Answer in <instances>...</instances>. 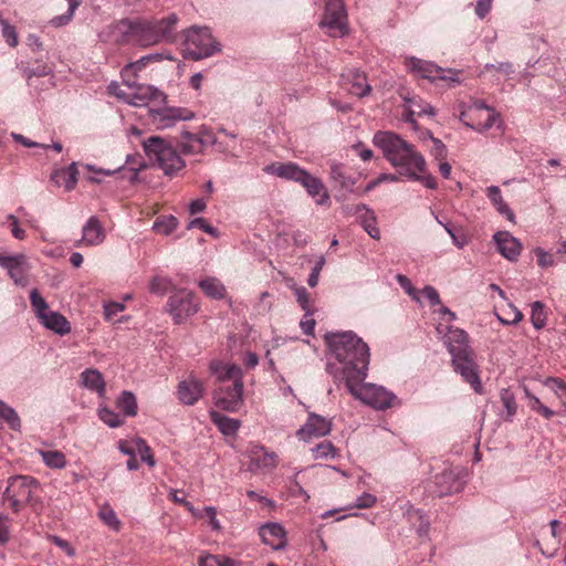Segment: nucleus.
<instances>
[{
  "label": "nucleus",
  "instance_id": "obj_23",
  "mask_svg": "<svg viewBox=\"0 0 566 566\" xmlns=\"http://www.w3.org/2000/svg\"><path fill=\"white\" fill-rule=\"evenodd\" d=\"M259 534L263 544L272 547L274 551L286 547V532L284 527L276 522H269L260 526Z\"/></svg>",
  "mask_w": 566,
  "mask_h": 566
},
{
  "label": "nucleus",
  "instance_id": "obj_10",
  "mask_svg": "<svg viewBox=\"0 0 566 566\" xmlns=\"http://www.w3.org/2000/svg\"><path fill=\"white\" fill-rule=\"evenodd\" d=\"M198 311L199 304L195 301L193 293L186 289L174 291L167 301V312L176 324H181Z\"/></svg>",
  "mask_w": 566,
  "mask_h": 566
},
{
  "label": "nucleus",
  "instance_id": "obj_38",
  "mask_svg": "<svg viewBox=\"0 0 566 566\" xmlns=\"http://www.w3.org/2000/svg\"><path fill=\"white\" fill-rule=\"evenodd\" d=\"M151 28L153 27L150 24L149 19L138 18V29L136 38L137 46L148 48L157 44L154 35V30Z\"/></svg>",
  "mask_w": 566,
  "mask_h": 566
},
{
  "label": "nucleus",
  "instance_id": "obj_55",
  "mask_svg": "<svg viewBox=\"0 0 566 566\" xmlns=\"http://www.w3.org/2000/svg\"><path fill=\"white\" fill-rule=\"evenodd\" d=\"M533 252L536 256L537 265L541 269L552 268L556 264L554 255L552 253L547 252L546 250H544L543 248L537 247L533 250Z\"/></svg>",
  "mask_w": 566,
  "mask_h": 566
},
{
  "label": "nucleus",
  "instance_id": "obj_52",
  "mask_svg": "<svg viewBox=\"0 0 566 566\" xmlns=\"http://www.w3.org/2000/svg\"><path fill=\"white\" fill-rule=\"evenodd\" d=\"M69 9L65 13L56 15L50 20V24L54 28H61L71 22L73 19L74 12L78 7L77 0H67Z\"/></svg>",
  "mask_w": 566,
  "mask_h": 566
},
{
  "label": "nucleus",
  "instance_id": "obj_64",
  "mask_svg": "<svg viewBox=\"0 0 566 566\" xmlns=\"http://www.w3.org/2000/svg\"><path fill=\"white\" fill-rule=\"evenodd\" d=\"M50 72L51 70L45 64H39L36 67L22 69V74L27 80H31L34 76H46Z\"/></svg>",
  "mask_w": 566,
  "mask_h": 566
},
{
  "label": "nucleus",
  "instance_id": "obj_28",
  "mask_svg": "<svg viewBox=\"0 0 566 566\" xmlns=\"http://www.w3.org/2000/svg\"><path fill=\"white\" fill-rule=\"evenodd\" d=\"M332 430V421L311 412L305 424L298 430L297 434H307L308 437H324Z\"/></svg>",
  "mask_w": 566,
  "mask_h": 566
},
{
  "label": "nucleus",
  "instance_id": "obj_56",
  "mask_svg": "<svg viewBox=\"0 0 566 566\" xmlns=\"http://www.w3.org/2000/svg\"><path fill=\"white\" fill-rule=\"evenodd\" d=\"M496 71L501 74H503L506 78H510L511 75L514 73L513 64L510 62H499L497 64L486 63L483 66L482 74H485L488 72Z\"/></svg>",
  "mask_w": 566,
  "mask_h": 566
},
{
  "label": "nucleus",
  "instance_id": "obj_54",
  "mask_svg": "<svg viewBox=\"0 0 566 566\" xmlns=\"http://www.w3.org/2000/svg\"><path fill=\"white\" fill-rule=\"evenodd\" d=\"M199 566H235V563L224 556L206 555L199 558Z\"/></svg>",
  "mask_w": 566,
  "mask_h": 566
},
{
  "label": "nucleus",
  "instance_id": "obj_36",
  "mask_svg": "<svg viewBox=\"0 0 566 566\" xmlns=\"http://www.w3.org/2000/svg\"><path fill=\"white\" fill-rule=\"evenodd\" d=\"M402 101L403 107L411 108L412 111L417 112L418 116L433 117L437 114L434 107L419 96H410L407 94L402 96Z\"/></svg>",
  "mask_w": 566,
  "mask_h": 566
},
{
  "label": "nucleus",
  "instance_id": "obj_9",
  "mask_svg": "<svg viewBox=\"0 0 566 566\" xmlns=\"http://www.w3.org/2000/svg\"><path fill=\"white\" fill-rule=\"evenodd\" d=\"M460 120L467 127L479 133L490 129L496 122L501 124L499 113L483 102H474L470 105L461 113Z\"/></svg>",
  "mask_w": 566,
  "mask_h": 566
},
{
  "label": "nucleus",
  "instance_id": "obj_8",
  "mask_svg": "<svg viewBox=\"0 0 566 566\" xmlns=\"http://www.w3.org/2000/svg\"><path fill=\"white\" fill-rule=\"evenodd\" d=\"M405 65L408 72L429 80L430 82L444 81L450 86H454L461 83L460 75L462 71L453 69H442L433 62L421 60L416 56H408L405 60Z\"/></svg>",
  "mask_w": 566,
  "mask_h": 566
},
{
  "label": "nucleus",
  "instance_id": "obj_34",
  "mask_svg": "<svg viewBox=\"0 0 566 566\" xmlns=\"http://www.w3.org/2000/svg\"><path fill=\"white\" fill-rule=\"evenodd\" d=\"M486 196L495 210L509 221L515 222V214L509 205L504 201L500 187L490 186L486 188Z\"/></svg>",
  "mask_w": 566,
  "mask_h": 566
},
{
  "label": "nucleus",
  "instance_id": "obj_25",
  "mask_svg": "<svg viewBox=\"0 0 566 566\" xmlns=\"http://www.w3.org/2000/svg\"><path fill=\"white\" fill-rule=\"evenodd\" d=\"M444 344L451 357L469 354L473 352L469 344V335L464 329L449 327L444 336Z\"/></svg>",
  "mask_w": 566,
  "mask_h": 566
},
{
  "label": "nucleus",
  "instance_id": "obj_49",
  "mask_svg": "<svg viewBox=\"0 0 566 566\" xmlns=\"http://www.w3.org/2000/svg\"><path fill=\"white\" fill-rule=\"evenodd\" d=\"M524 391L525 396L528 399V406L533 411L542 415L547 420L552 419L555 416V411L548 408L547 406L543 405L539 398L531 394V391L527 388H525Z\"/></svg>",
  "mask_w": 566,
  "mask_h": 566
},
{
  "label": "nucleus",
  "instance_id": "obj_29",
  "mask_svg": "<svg viewBox=\"0 0 566 566\" xmlns=\"http://www.w3.org/2000/svg\"><path fill=\"white\" fill-rule=\"evenodd\" d=\"M77 163L73 161L65 168H54L50 179L55 186L64 185L65 190L71 191L77 184Z\"/></svg>",
  "mask_w": 566,
  "mask_h": 566
},
{
  "label": "nucleus",
  "instance_id": "obj_16",
  "mask_svg": "<svg viewBox=\"0 0 566 566\" xmlns=\"http://www.w3.org/2000/svg\"><path fill=\"white\" fill-rule=\"evenodd\" d=\"M144 167L145 164L133 155H127L125 164L115 169L97 168L92 164L84 165L85 169L103 176H113L119 174L122 179H126L132 184L137 181L139 172Z\"/></svg>",
  "mask_w": 566,
  "mask_h": 566
},
{
  "label": "nucleus",
  "instance_id": "obj_14",
  "mask_svg": "<svg viewBox=\"0 0 566 566\" xmlns=\"http://www.w3.org/2000/svg\"><path fill=\"white\" fill-rule=\"evenodd\" d=\"M465 476L464 469H447L434 476L436 490L433 492L440 497L459 493L464 489L467 483Z\"/></svg>",
  "mask_w": 566,
  "mask_h": 566
},
{
  "label": "nucleus",
  "instance_id": "obj_31",
  "mask_svg": "<svg viewBox=\"0 0 566 566\" xmlns=\"http://www.w3.org/2000/svg\"><path fill=\"white\" fill-rule=\"evenodd\" d=\"M39 322L49 331L64 336L71 332V324L67 318L56 311H49Z\"/></svg>",
  "mask_w": 566,
  "mask_h": 566
},
{
  "label": "nucleus",
  "instance_id": "obj_40",
  "mask_svg": "<svg viewBox=\"0 0 566 566\" xmlns=\"http://www.w3.org/2000/svg\"><path fill=\"white\" fill-rule=\"evenodd\" d=\"M198 285L208 297L221 300L226 295L224 285L216 277L203 279Z\"/></svg>",
  "mask_w": 566,
  "mask_h": 566
},
{
  "label": "nucleus",
  "instance_id": "obj_17",
  "mask_svg": "<svg viewBox=\"0 0 566 566\" xmlns=\"http://www.w3.org/2000/svg\"><path fill=\"white\" fill-rule=\"evenodd\" d=\"M0 266L7 270L8 275L15 285L25 287L29 283V264L23 254L3 255L0 254Z\"/></svg>",
  "mask_w": 566,
  "mask_h": 566
},
{
  "label": "nucleus",
  "instance_id": "obj_44",
  "mask_svg": "<svg viewBox=\"0 0 566 566\" xmlns=\"http://www.w3.org/2000/svg\"><path fill=\"white\" fill-rule=\"evenodd\" d=\"M531 322L535 329L539 331L546 326L547 312L545 304L541 301H535L531 305Z\"/></svg>",
  "mask_w": 566,
  "mask_h": 566
},
{
  "label": "nucleus",
  "instance_id": "obj_3",
  "mask_svg": "<svg viewBox=\"0 0 566 566\" xmlns=\"http://www.w3.org/2000/svg\"><path fill=\"white\" fill-rule=\"evenodd\" d=\"M263 171L277 178L300 184L318 206H329V193L321 178L312 175L293 161H274L263 167Z\"/></svg>",
  "mask_w": 566,
  "mask_h": 566
},
{
  "label": "nucleus",
  "instance_id": "obj_57",
  "mask_svg": "<svg viewBox=\"0 0 566 566\" xmlns=\"http://www.w3.org/2000/svg\"><path fill=\"white\" fill-rule=\"evenodd\" d=\"M545 386L551 388L556 396L560 399L563 405L566 407V382L558 378H547L545 380Z\"/></svg>",
  "mask_w": 566,
  "mask_h": 566
},
{
  "label": "nucleus",
  "instance_id": "obj_63",
  "mask_svg": "<svg viewBox=\"0 0 566 566\" xmlns=\"http://www.w3.org/2000/svg\"><path fill=\"white\" fill-rule=\"evenodd\" d=\"M117 447L123 454L129 457H135V454L139 450V444H137V438L133 440H119Z\"/></svg>",
  "mask_w": 566,
  "mask_h": 566
},
{
  "label": "nucleus",
  "instance_id": "obj_35",
  "mask_svg": "<svg viewBox=\"0 0 566 566\" xmlns=\"http://www.w3.org/2000/svg\"><path fill=\"white\" fill-rule=\"evenodd\" d=\"M211 421L224 436H233L240 428L241 422L218 411H210Z\"/></svg>",
  "mask_w": 566,
  "mask_h": 566
},
{
  "label": "nucleus",
  "instance_id": "obj_7",
  "mask_svg": "<svg viewBox=\"0 0 566 566\" xmlns=\"http://www.w3.org/2000/svg\"><path fill=\"white\" fill-rule=\"evenodd\" d=\"M39 481L30 475H13L8 479L3 499L11 510L19 513L27 504L33 503V494L39 489Z\"/></svg>",
  "mask_w": 566,
  "mask_h": 566
},
{
  "label": "nucleus",
  "instance_id": "obj_21",
  "mask_svg": "<svg viewBox=\"0 0 566 566\" xmlns=\"http://www.w3.org/2000/svg\"><path fill=\"white\" fill-rule=\"evenodd\" d=\"M214 143L216 138L208 129H202L199 134L184 132L180 147L184 154L193 155L202 153L207 146L213 145Z\"/></svg>",
  "mask_w": 566,
  "mask_h": 566
},
{
  "label": "nucleus",
  "instance_id": "obj_1",
  "mask_svg": "<svg viewBox=\"0 0 566 566\" xmlns=\"http://www.w3.org/2000/svg\"><path fill=\"white\" fill-rule=\"evenodd\" d=\"M328 347L326 371L335 382L352 384L367 378L369 346L354 332H331L324 336Z\"/></svg>",
  "mask_w": 566,
  "mask_h": 566
},
{
  "label": "nucleus",
  "instance_id": "obj_24",
  "mask_svg": "<svg viewBox=\"0 0 566 566\" xmlns=\"http://www.w3.org/2000/svg\"><path fill=\"white\" fill-rule=\"evenodd\" d=\"M156 43H172L175 41V29L179 21L176 13H170L161 19H149Z\"/></svg>",
  "mask_w": 566,
  "mask_h": 566
},
{
  "label": "nucleus",
  "instance_id": "obj_22",
  "mask_svg": "<svg viewBox=\"0 0 566 566\" xmlns=\"http://www.w3.org/2000/svg\"><path fill=\"white\" fill-rule=\"evenodd\" d=\"M493 242L499 253L511 262L518 260L523 250L522 242L509 231H497L493 234Z\"/></svg>",
  "mask_w": 566,
  "mask_h": 566
},
{
  "label": "nucleus",
  "instance_id": "obj_41",
  "mask_svg": "<svg viewBox=\"0 0 566 566\" xmlns=\"http://www.w3.org/2000/svg\"><path fill=\"white\" fill-rule=\"evenodd\" d=\"M116 407L125 417H134L137 413L136 397L130 391H123L116 400Z\"/></svg>",
  "mask_w": 566,
  "mask_h": 566
},
{
  "label": "nucleus",
  "instance_id": "obj_51",
  "mask_svg": "<svg viewBox=\"0 0 566 566\" xmlns=\"http://www.w3.org/2000/svg\"><path fill=\"white\" fill-rule=\"evenodd\" d=\"M172 281L169 277L156 275L149 283V291L156 295H165L172 289Z\"/></svg>",
  "mask_w": 566,
  "mask_h": 566
},
{
  "label": "nucleus",
  "instance_id": "obj_48",
  "mask_svg": "<svg viewBox=\"0 0 566 566\" xmlns=\"http://www.w3.org/2000/svg\"><path fill=\"white\" fill-rule=\"evenodd\" d=\"M312 454L315 460L335 459L338 457V450L331 441H323L312 448Z\"/></svg>",
  "mask_w": 566,
  "mask_h": 566
},
{
  "label": "nucleus",
  "instance_id": "obj_42",
  "mask_svg": "<svg viewBox=\"0 0 566 566\" xmlns=\"http://www.w3.org/2000/svg\"><path fill=\"white\" fill-rule=\"evenodd\" d=\"M500 399L504 407V413H502V418L505 421H512L517 410L514 394L509 388H503L500 392Z\"/></svg>",
  "mask_w": 566,
  "mask_h": 566
},
{
  "label": "nucleus",
  "instance_id": "obj_12",
  "mask_svg": "<svg viewBox=\"0 0 566 566\" xmlns=\"http://www.w3.org/2000/svg\"><path fill=\"white\" fill-rule=\"evenodd\" d=\"M451 363L454 371L471 386L474 392H483V385L480 377V367L474 359V352L451 357Z\"/></svg>",
  "mask_w": 566,
  "mask_h": 566
},
{
  "label": "nucleus",
  "instance_id": "obj_50",
  "mask_svg": "<svg viewBox=\"0 0 566 566\" xmlns=\"http://www.w3.org/2000/svg\"><path fill=\"white\" fill-rule=\"evenodd\" d=\"M30 303L38 321L50 311L48 302L41 296L38 289L30 291Z\"/></svg>",
  "mask_w": 566,
  "mask_h": 566
},
{
  "label": "nucleus",
  "instance_id": "obj_32",
  "mask_svg": "<svg viewBox=\"0 0 566 566\" xmlns=\"http://www.w3.org/2000/svg\"><path fill=\"white\" fill-rule=\"evenodd\" d=\"M211 373L219 381L233 380V384L243 382L242 370L235 364H223L221 361H212L210 364Z\"/></svg>",
  "mask_w": 566,
  "mask_h": 566
},
{
  "label": "nucleus",
  "instance_id": "obj_4",
  "mask_svg": "<svg viewBox=\"0 0 566 566\" xmlns=\"http://www.w3.org/2000/svg\"><path fill=\"white\" fill-rule=\"evenodd\" d=\"M143 149L149 161L168 177H175L186 167L185 160L171 143L160 136L143 140Z\"/></svg>",
  "mask_w": 566,
  "mask_h": 566
},
{
  "label": "nucleus",
  "instance_id": "obj_11",
  "mask_svg": "<svg viewBox=\"0 0 566 566\" xmlns=\"http://www.w3.org/2000/svg\"><path fill=\"white\" fill-rule=\"evenodd\" d=\"M319 25L332 36H344L347 33V12L343 0H325V12Z\"/></svg>",
  "mask_w": 566,
  "mask_h": 566
},
{
  "label": "nucleus",
  "instance_id": "obj_45",
  "mask_svg": "<svg viewBox=\"0 0 566 566\" xmlns=\"http://www.w3.org/2000/svg\"><path fill=\"white\" fill-rule=\"evenodd\" d=\"M40 455L44 464L51 469H63L66 467V458L57 450H41Z\"/></svg>",
  "mask_w": 566,
  "mask_h": 566
},
{
  "label": "nucleus",
  "instance_id": "obj_33",
  "mask_svg": "<svg viewBox=\"0 0 566 566\" xmlns=\"http://www.w3.org/2000/svg\"><path fill=\"white\" fill-rule=\"evenodd\" d=\"M104 240L101 222L96 217H91L82 229L81 242L86 245H97Z\"/></svg>",
  "mask_w": 566,
  "mask_h": 566
},
{
  "label": "nucleus",
  "instance_id": "obj_26",
  "mask_svg": "<svg viewBox=\"0 0 566 566\" xmlns=\"http://www.w3.org/2000/svg\"><path fill=\"white\" fill-rule=\"evenodd\" d=\"M342 81L348 93L357 97L367 96L371 91L366 75L357 69H350L343 73Z\"/></svg>",
  "mask_w": 566,
  "mask_h": 566
},
{
  "label": "nucleus",
  "instance_id": "obj_15",
  "mask_svg": "<svg viewBox=\"0 0 566 566\" xmlns=\"http://www.w3.org/2000/svg\"><path fill=\"white\" fill-rule=\"evenodd\" d=\"M125 85L132 91L129 105L140 107L148 104V102H165L167 96L157 87L148 84H139L135 81L124 78Z\"/></svg>",
  "mask_w": 566,
  "mask_h": 566
},
{
  "label": "nucleus",
  "instance_id": "obj_62",
  "mask_svg": "<svg viewBox=\"0 0 566 566\" xmlns=\"http://www.w3.org/2000/svg\"><path fill=\"white\" fill-rule=\"evenodd\" d=\"M2 36L6 42L11 46L15 48L18 45V33L13 25L9 24V22H2Z\"/></svg>",
  "mask_w": 566,
  "mask_h": 566
},
{
  "label": "nucleus",
  "instance_id": "obj_53",
  "mask_svg": "<svg viewBox=\"0 0 566 566\" xmlns=\"http://www.w3.org/2000/svg\"><path fill=\"white\" fill-rule=\"evenodd\" d=\"M178 220L174 216L159 218L155 221L153 229L160 234L168 235L176 230Z\"/></svg>",
  "mask_w": 566,
  "mask_h": 566
},
{
  "label": "nucleus",
  "instance_id": "obj_46",
  "mask_svg": "<svg viewBox=\"0 0 566 566\" xmlns=\"http://www.w3.org/2000/svg\"><path fill=\"white\" fill-rule=\"evenodd\" d=\"M406 517L408 522L416 527V531L420 536L428 534L430 523L423 511L419 509L410 511V515Z\"/></svg>",
  "mask_w": 566,
  "mask_h": 566
},
{
  "label": "nucleus",
  "instance_id": "obj_37",
  "mask_svg": "<svg viewBox=\"0 0 566 566\" xmlns=\"http://www.w3.org/2000/svg\"><path fill=\"white\" fill-rule=\"evenodd\" d=\"M164 60H172V56L168 53H150L142 56L137 61L128 64L122 72L123 77L127 76L129 72L142 71L147 64L161 62Z\"/></svg>",
  "mask_w": 566,
  "mask_h": 566
},
{
  "label": "nucleus",
  "instance_id": "obj_30",
  "mask_svg": "<svg viewBox=\"0 0 566 566\" xmlns=\"http://www.w3.org/2000/svg\"><path fill=\"white\" fill-rule=\"evenodd\" d=\"M80 384L90 391L104 398L106 394V382L102 373L95 368H87L80 375Z\"/></svg>",
  "mask_w": 566,
  "mask_h": 566
},
{
  "label": "nucleus",
  "instance_id": "obj_2",
  "mask_svg": "<svg viewBox=\"0 0 566 566\" xmlns=\"http://www.w3.org/2000/svg\"><path fill=\"white\" fill-rule=\"evenodd\" d=\"M373 143L400 176L420 181L428 189H437L436 178L427 171L426 158L412 144L396 133L381 130L374 135Z\"/></svg>",
  "mask_w": 566,
  "mask_h": 566
},
{
  "label": "nucleus",
  "instance_id": "obj_60",
  "mask_svg": "<svg viewBox=\"0 0 566 566\" xmlns=\"http://www.w3.org/2000/svg\"><path fill=\"white\" fill-rule=\"evenodd\" d=\"M137 444H139L137 453L140 455V460L149 467H155L156 462L147 442L142 438H137Z\"/></svg>",
  "mask_w": 566,
  "mask_h": 566
},
{
  "label": "nucleus",
  "instance_id": "obj_27",
  "mask_svg": "<svg viewBox=\"0 0 566 566\" xmlns=\"http://www.w3.org/2000/svg\"><path fill=\"white\" fill-rule=\"evenodd\" d=\"M203 395V385L200 380L189 377L177 386V398L186 406L195 405Z\"/></svg>",
  "mask_w": 566,
  "mask_h": 566
},
{
  "label": "nucleus",
  "instance_id": "obj_13",
  "mask_svg": "<svg viewBox=\"0 0 566 566\" xmlns=\"http://www.w3.org/2000/svg\"><path fill=\"white\" fill-rule=\"evenodd\" d=\"M149 118L157 129L174 127L178 122L191 120L195 113L186 107H158L149 109Z\"/></svg>",
  "mask_w": 566,
  "mask_h": 566
},
{
  "label": "nucleus",
  "instance_id": "obj_39",
  "mask_svg": "<svg viewBox=\"0 0 566 566\" xmlns=\"http://www.w3.org/2000/svg\"><path fill=\"white\" fill-rule=\"evenodd\" d=\"M329 178L344 189L352 190L353 186L356 184L355 179L346 176L344 166L335 160L329 161Z\"/></svg>",
  "mask_w": 566,
  "mask_h": 566
},
{
  "label": "nucleus",
  "instance_id": "obj_61",
  "mask_svg": "<svg viewBox=\"0 0 566 566\" xmlns=\"http://www.w3.org/2000/svg\"><path fill=\"white\" fill-rule=\"evenodd\" d=\"M377 502V497L370 493H363L359 495L353 505H349L348 509H370Z\"/></svg>",
  "mask_w": 566,
  "mask_h": 566
},
{
  "label": "nucleus",
  "instance_id": "obj_20",
  "mask_svg": "<svg viewBox=\"0 0 566 566\" xmlns=\"http://www.w3.org/2000/svg\"><path fill=\"white\" fill-rule=\"evenodd\" d=\"M113 42L118 45H136L138 18H124L111 25Z\"/></svg>",
  "mask_w": 566,
  "mask_h": 566
},
{
  "label": "nucleus",
  "instance_id": "obj_43",
  "mask_svg": "<svg viewBox=\"0 0 566 566\" xmlns=\"http://www.w3.org/2000/svg\"><path fill=\"white\" fill-rule=\"evenodd\" d=\"M0 418L14 431L21 430V419L18 412L0 399Z\"/></svg>",
  "mask_w": 566,
  "mask_h": 566
},
{
  "label": "nucleus",
  "instance_id": "obj_5",
  "mask_svg": "<svg viewBox=\"0 0 566 566\" xmlns=\"http://www.w3.org/2000/svg\"><path fill=\"white\" fill-rule=\"evenodd\" d=\"M184 57L193 61L203 60L221 51L220 44L214 40L207 27L193 25L184 32Z\"/></svg>",
  "mask_w": 566,
  "mask_h": 566
},
{
  "label": "nucleus",
  "instance_id": "obj_58",
  "mask_svg": "<svg viewBox=\"0 0 566 566\" xmlns=\"http://www.w3.org/2000/svg\"><path fill=\"white\" fill-rule=\"evenodd\" d=\"M98 516L111 528H113L115 531H117L119 528L120 521L117 518V515L112 507L106 506V507L102 509L98 513Z\"/></svg>",
  "mask_w": 566,
  "mask_h": 566
},
{
  "label": "nucleus",
  "instance_id": "obj_18",
  "mask_svg": "<svg viewBox=\"0 0 566 566\" xmlns=\"http://www.w3.org/2000/svg\"><path fill=\"white\" fill-rule=\"evenodd\" d=\"M213 398L218 408L229 412L238 411L243 405V382L219 388Z\"/></svg>",
  "mask_w": 566,
  "mask_h": 566
},
{
  "label": "nucleus",
  "instance_id": "obj_47",
  "mask_svg": "<svg viewBox=\"0 0 566 566\" xmlns=\"http://www.w3.org/2000/svg\"><path fill=\"white\" fill-rule=\"evenodd\" d=\"M98 418L108 427L111 428H118L120 427L125 418L115 412L114 410L109 409L108 407L101 406L97 409Z\"/></svg>",
  "mask_w": 566,
  "mask_h": 566
},
{
  "label": "nucleus",
  "instance_id": "obj_6",
  "mask_svg": "<svg viewBox=\"0 0 566 566\" xmlns=\"http://www.w3.org/2000/svg\"><path fill=\"white\" fill-rule=\"evenodd\" d=\"M348 392L356 399L376 410H386L395 406L397 396L382 386L365 380H354L345 385Z\"/></svg>",
  "mask_w": 566,
  "mask_h": 566
},
{
  "label": "nucleus",
  "instance_id": "obj_59",
  "mask_svg": "<svg viewBox=\"0 0 566 566\" xmlns=\"http://www.w3.org/2000/svg\"><path fill=\"white\" fill-rule=\"evenodd\" d=\"M125 310V305L118 302H109L104 305L105 319L112 323H117L119 319L116 318L117 314Z\"/></svg>",
  "mask_w": 566,
  "mask_h": 566
},
{
  "label": "nucleus",
  "instance_id": "obj_19",
  "mask_svg": "<svg viewBox=\"0 0 566 566\" xmlns=\"http://www.w3.org/2000/svg\"><path fill=\"white\" fill-rule=\"evenodd\" d=\"M344 211L348 216H354L370 238L376 240L380 238L376 214L367 205L346 206Z\"/></svg>",
  "mask_w": 566,
  "mask_h": 566
}]
</instances>
